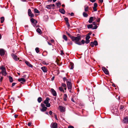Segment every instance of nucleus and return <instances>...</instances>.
Wrapping results in <instances>:
<instances>
[{
	"mask_svg": "<svg viewBox=\"0 0 128 128\" xmlns=\"http://www.w3.org/2000/svg\"><path fill=\"white\" fill-rule=\"evenodd\" d=\"M41 106L42 108H41L40 109V110L41 111L44 112L46 111L47 108L45 106L44 104L42 103L41 104Z\"/></svg>",
	"mask_w": 128,
	"mask_h": 128,
	"instance_id": "39448f33",
	"label": "nucleus"
},
{
	"mask_svg": "<svg viewBox=\"0 0 128 128\" xmlns=\"http://www.w3.org/2000/svg\"><path fill=\"white\" fill-rule=\"evenodd\" d=\"M7 74L6 72V68L3 66H0V75L2 74L3 76H5Z\"/></svg>",
	"mask_w": 128,
	"mask_h": 128,
	"instance_id": "f03ea898",
	"label": "nucleus"
},
{
	"mask_svg": "<svg viewBox=\"0 0 128 128\" xmlns=\"http://www.w3.org/2000/svg\"><path fill=\"white\" fill-rule=\"evenodd\" d=\"M100 18H98L96 20V22H100Z\"/></svg>",
	"mask_w": 128,
	"mask_h": 128,
	"instance_id": "09e8293b",
	"label": "nucleus"
},
{
	"mask_svg": "<svg viewBox=\"0 0 128 128\" xmlns=\"http://www.w3.org/2000/svg\"><path fill=\"white\" fill-rule=\"evenodd\" d=\"M123 121L125 123H127L128 122V116H126L124 117Z\"/></svg>",
	"mask_w": 128,
	"mask_h": 128,
	"instance_id": "2eb2a0df",
	"label": "nucleus"
},
{
	"mask_svg": "<svg viewBox=\"0 0 128 128\" xmlns=\"http://www.w3.org/2000/svg\"><path fill=\"white\" fill-rule=\"evenodd\" d=\"M67 95L66 94H64V96H63V99L64 101H66L67 100Z\"/></svg>",
	"mask_w": 128,
	"mask_h": 128,
	"instance_id": "412c9836",
	"label": "nucleus"
},
{
	"mask_svg": "<svg viewBox=\"0 0 128 128\" xmlns=\"http://www.w3.org/2000/svg\"><path fill=\"white\" fill-rule=\"evenodd\" d=\"M60 52V54L61 55H62L63 54H64V53H63V50H61Z\"/></svg>",
	"mask_w": 128,
	"mask_h": 128,
	"instance_id": "3c124183",
	"label": "nucleus"
},
{
	"mask_svg": "<svg viewBox=\"0 0 128 128\" xmlns=\"http://www.w3.org/2000/svg\"><path fill=\"white\" fill-rule=\"evenodd\" d=\"M9 80L10 82H13V80L12 78L10 76H9Z\"/></svg>",
	"mask_w": 128,
	"mask_h": 128,
	"instance_id": "393cba45",
	"label": "nucleus"
},
{
	"mask_svg": "<svg viewBox=\"0 0 128 128\" xmlns=\"http://www.w3.org/2000/svg\"><path fill=\"white\" fill-rule=\"evenodd\" d=\"M98 4L97 3H95L94 4V6L93 8L94 11H96L97 10L96 8Z\"/></svg>",
	"mask_w": 128,
	"mask_h": 128,
	"instance_id": "dca6fc26",
	"label": "nucleus"
},
{
	"mask_svg": "<svg viewBox=\"0 0 128 128\" xmlns=\"http://www.w3.org/2000/svg\"><path fill=\"white\" fill-rule=\"evenodd\" d=\"M59 90L61 92H62L64 93V91L63 88L61 86L60 87L58 88Z\"/></svg>",
	"mask_w": 128,
	"mask_h": 128,
	"instance_id": "5701e85b",
	"label": "nucleus"
},
{
	"mask_svg": "<svg viewBox=\"0 0 128 128\" xmlns=\"http://www.w3.org/2000/svg\"><path fill=\"white\" fill-rule=\"evenodd\" d=\"M70 66L71 67L70 68V69H72L74 68V64L72 63H70Z\"/></svg>",
	"mask_w": 128,
	"mask_h": 128,
	"instance_id": "473e14b6",
	"label": "nucleus"
},
{
	"mask_svg": "<svg viewBox=\"0 0 128 128\" xmlns=\"http://www.w3.org/2000/svg\"><path fill=\"white\" fill-rule=\"evenodd\" d=\"M97 26L96 25L94 26L93 28H92V29H96L97 28Z\"/></svg>",
	"mask_w": 128,
	"mask_h": 128,
	"instance_id": "8fccbe9b",
	"label": "nucleus"
},
{
	"mask_svg": "<svg viewBox=\"0 0 128 128\" xmlns=\"http://www.w3.org/2000/svg\"><path fill=\"white\" fill-rule=\"evenodd\" d=\"M90 46L92 47H93L94 46V42H91L90 43Z\"/></svg>",
	"mask_w": 128,
	"mask_h": 128,
	"instance_id": "58836bf2",
	"label": "nucleus"
},
{
	"mask_svg": "<svg viewBox=\"0 0 128 128\" xmlns=\"http://www.w3.org/2000/svg\"><path fill=\"white\" fill-rule=\"evenodd\" d=\"M50 100V98L48 97H46V100L44 101V104H46V107H49L50 106V104L49 103V101Z\"/></svg>",
	"mask_w": 128,
	"mask_h": 128,
	"instance_id": "7ed1b4c3",
	"label": "nucleus"
},
{
	"mask_svg": "<svg viewBox=\"0 0 128 128\" xmlns=\"http://www.w3.org/2000/svg\"><path fill=\"white\" fill-rule=\"evenodd\" d=\"M16 84V83H12V87H13V86H15V85Z\"/></svg>",
	"mask_w": 128,
	"mask_h": 128,
	"instance_id": "5fc2aeb1",
	"label": "nucleus"
},
{
	"mask_svg": "<svg viewBox=\"0 0 128 128\" xmlns=\"http://www.w3.org/2000/svg\"><path fill=\"white\" fill-rule=\"evenodd\" d=\"M30 21L32 24V25L35 28L38 27V26H37L36 24L38 23V21L35 19L32 18L30 19Z\"/></svg>",
	"mask_w": 128,
	"mask_h": 128,
	"instance_id": "20e7f679",
	"label": "nucleus"
},
{
	"mask_svg": "<svg viewBox=\"0 0 128 128\" xmlns=\"http://www.w3.org/2000/svg\"><path fill=\"white\" fill-rule=\"evenodd\" d=\"M90 42V40H86V41L85 42L86 44H88Z\"/></svg>",
	"mask_w": 128,
	"mask_h": 128,
	"instance_id": "c03bdc74",
	"label": "nucleus"
},
{
	"mask_svg": "<svg viewBox=\"0 0 128 128\" xmlns=\"http://www.w3.org/2000/svg\"><path fill=\"white\" fill-rule=\"evenodd\" d=\"M5 54V50L3 49H0V55L1 56H4Z\"/></svg>",
	"mask_w": 128,
	"mask_h": 128,
	"instance_id": "9d476101",
	"label": "nucleus"
},
{
	"mask_svg": "<svg viewBox=\"0 0 128 128\" xmlns=\"http://www.w3.org/2000/svg\"><path fill=\"white\" fill-rule=\"evenodd\" d=\"M50 90L51 93L54 96H57L56 91L53 88H51Z\"/></svg>",
	"mask_w": 128,
	"mask_h": 128,
	"instance_id": "f8f14e48",
	"label": "nucleus"
},
{
	"mask_svg": "<svg viewBox=\"0 0 128 128\" xmlns=\"http://www.w3.org/2000/svg\"><path fill=\"white\" fill-rule=\"evenodd\" d=\"M60 111L61 112H64L65 111V108L61 106H59Z\"/></svg>",
	"mask_w": 128,
	"mask_h": 128,
	"instance_id": "4468645a",
	"label": "nucleus"
},
{
	"mask_svg": "<svg viewBox=\"0 0 128 128\" xmlns=\"http://www.w3.org/2000/svg\"><path fill=\"white\" fill-rule=\"evenodd\" d=\"M66 24L67 25V26L68 27V28L70 26V24H69L68 22H66Z\"/></svg>",
	"mask_w": 128,
	"mask_h": 128,
	"instance_id": "de8ad7c7",
	"label": "nucleus"
},
{
	"mask_svg": "<svg viewBox=\"0 0 128 128\" xmlns=\"http://www.w3.org/2000/svg\"><path fill=\"white\" fill-rule=\"evenodd\" d=\"M31 124H32V123L31 122H29L28 123V125L29 126H30Z\"/></svg>",
	"mask_w": 128,
	"mask_h": 128,
	"instance_id": "4d7b16f0",
	"label": "nucleus"
},
{
	"mask_svg": "<svg viewBox=\"0 0 128 128\" xmlns=\"http://www.w3.org/2000/svg\"><path fill=\"white\" fill-rule=\"evenodd\" d=\"M35 50L37 53H38L40 52V50L38 48H35Z\"/></svg>",
	"mask_w": 128,
	"mask_h": 128,
	"instance_id": "c9c22d12",
	"label": "nucleus"
},
{
	"mask_svg": "<svg viewBox=\"0 0 128 128\" xmlns=\"http://www.w3.org/2000/svg\"><path fill=\"white\" fill-rule=\"evenodd\" d=\"M46 8L48 9H50L51 8H52V6L51 4L47 5Z\"/></svg>",
	"mask_w": 128,
	"mask_h": 128,
	"instance_id": "bb28decb",
	"label": "nucleus"
},
{
	"mask_svg": "<svg viewBox=\"0 0 128 128\" xmlns=\"http://www.w3.org/2000/svg\"><path fill=\"white\" fill-rule=\"evenodd\" d=\"M57 124L56 122L52 123L51 125L50 126L51 128H57Z\"/></svg>",
	"mask_w": 128,
	"mask_h": 128,
	"instance_id": "1a4fd4ad",
	"label": "nucleus"
},
{
	"mask_svg": "<svg viewBox=\"0 0 128 128\" xmlns=\"http://www.w3.org/2000/svg\"><path fill=\"white\" fill-rule=\"evenodd\" d=\"M52 112L51 110L49 112V114L50 115H52Z\"/></svg>",
	"mask_w": 128,
	"mask_h": 128,
	"instance_id": "603ef678",
	"label": "nucleus"
},
{
	"mask_svg": "<svg viewBox=\"0 0 128 128\" xmlns=\"http://www.w3.org/2000/svg\"><path fill=\"white\" fill-rule=\"evenodd\" d=\"M3 76H1V75H0V83H1L3 79Z\"/></svg>",
	"mask_w": 128,
	"mask_h": 128,
	"instance_id": "72a5a7b5",
	"label": "nucleus"
},
{
	"mask_svg": "<svg viewBox=\"0 0 128 128\" xmlns=\"http://www.w3.org/2000/svg\"><path fill=\"white\" fill-rule=\"evenodd\" d=\"M11 56L13 58L14 60L17 61L19 60V58H18L17 56L15 54H11Z\"/></svg>",
	"mask_w": 128,
	"mask_h": 128,
	"instance_id": "0eeeda50",
	"label": "nucleus"
},
{
	"mask_svg": "<svg viewBox=\"0 0 128 128\" xmlns=\"http://www.w3.org/2000/svg\"><path fill=\"white\" fill-rule=\"evenodd\" d=\"M37 100L39 103H40L42 100V98L41 97H38Z\"/></svg>",
	"mask_w": 128,
	"mask_h": 128,
	"instance_id": "b1692460",
	"label": "nucleus"
},
{
	"mask_svg": "<svg viewBox=\"0 0 128 128\" xmlns=\"http://www.w3.org/2000/svg\"><path fill=\"white\" fill-rule=\"evenodd\" d=\"M36 31L39 34H41L42 33V32L41 31V30L39 28H38L36 30Z\"/></svg>",
	"mask_w": 128,
	"mask_h": 128,
	"instance_id": "7c9ffc66",
	"label": "nucleus"
},
{
	"mask_svg": "<svg viewBox=\"0 0 128 128\" xmlns=\"http://www.w3.org/2000/svg\"><path fill=\"white\" fill-rule=\"evenodd\" d=\"M69 14H70L71 16H73L74 15V14L73 12H71V13H69Z\"/></svg>",
	"mask_w": 128,
	"mask_h": 128,
	"instance_id": "6e6d98bb",
	"label": "nucleus"
},
{
	"mask_svg": "<svg viewBox=\"0 0 128 128\" xmlns=\"http://www.w3.org/2000/svg\"><path fill=\"white\" fill-rule=\"evenodd\" d=\"M67 84L68 89L71 90L72 88V84L71 83V80L70 79H68V80H67Z\"/></svg>",
	"mask_w": 128,
	"mask_h": 128,
	"instance_id": "423d86ee",
	"label": "nucleus"
},
{
	"mask_svg": "<svg viewBox=\"0 0 128 128\" xmlns=\"http://www.w3.org/2000/svg\"><path fill=\"white\" fill-rule=\"evenodd\" d=\"M41 69L44 72H46L47 71V68L45 66L42 67L41 68Z\"/></svg>",
	"mask_w": 128,
	"mask_h": 128,
	"instance_id": "f3484780",
	"label": "nucleus"
},
{
	"mask_svg": "<svg viewBox=\"0 0 128 128\" xmlns=\"http://www.w3.org/2000/svg\"><path fill=\"white\" fill-rule=\"evenodd\" d=\"M63 38L66 41H67L68 40V38L65 35L63 36Z\"/></svg>",
	"mask_w": 128,
	"mask_h": 128,
	"instance_id": "cd10ccee",
	"label": "nucleus"
},
{
	"mask_svg": "<svg viewBox=\"0 0 128 128\" xmlns=\"http://www.w3.org/2000/svg\"><path fill=\"white\" fill-rule=\"evenodd\" d=\"M59 12L62 14H64L65 13V11L64 10L62 9H60L59 10Z\"/></svg>",
	"mask_w": 128,
	"mask_h": 128,
	"instance_id": "aec40b11",
	"label": "nucleus"
},
{
	"mask_svg": "<svg viewBox=\"0 0 128 128\" xmlns=\"http://www.w3.org/2000/svg\"><path fill=\"white\" fill-rule=\"evenodd\" d=\"M99 1L101 3H102L103 2V0H99Z\"/></svg>",
	"mask_w": 128,
	"mask_h": 128,
	"instance_id": "774afa93",
	"label": "nucleus"
},
{
	"mask_svg": "<svg viewBox=\"0 0 128 128\" xmlns=\"http://www.w3.org/2000/svg\"><path fill=\"white\" fill-rule=\"evenodd\" d=\"M71 39L72 41H75V44L79 45L82 44L80 42H78L81 40V37L80 36L75 37L73 36Z\"/></svg>",
	"mask_w": 128,
	"mask_h": 128,
	"instance_id": "f257e3e1",
	"label": "nucleus"
},
{
	"mask_svg": "<svg viewBox=\"0 0 128 128\" xmlns=\"http://www.w3.org/2000/svg\"><path fill=\"white\" fill-rule=\"evenodd\" d=\"M34 11L35 13L38 14L40 13L39 11L36 8L34 9Z\"/></svg>",
	"mask_w": 128,
	"mask_h": 128,
	"instance_id": "2f4dec72",
	"label": "nucleus"
},
{
	"mask_svg": "<svg viewBox=\"0 0 128 128\" xmlns=\"http://www.w3.org/2000/svg\"><path fill=\"white\" fill-rule=\"evenodd\" d=\"M102 70L106 74H108L109 72L108 70L106 69L104 67H102Z\"/></svg>",
	"mask_w": 128,
	"mask_h": 128,
	"instance_id": "9b49d317",
	"label": "nucleus"
},
{
	"mask_svg": "<svg viewBox=\"0 0 128 128\" xmlns=\"http://www.w3.org/2000/svg\"><path fill=\"white\" fill-rule=\"evenodd\" d=\"M96 22H94L92 23V24L94 25H96Z\"/></svg>",
	"mask_w": 128,
	"mask_h": 128,
	"instance_id": "680f3d73",
	"label": "nucleus"
},
{
	"mask_svg": "<svg viewBox=\"0 0 128 128\" xmlns=\"http://www.w3.org/2000/svg\"><path fill=\"white\" fill-rule=\"evenodd\" d=\"M88 7L87 6H84V10L85 12H88Z\"/></svg>",
	"mask_w": 128,
	"mask_h": 128,
	"instance_id": "4be33fe9",
	"label": "nucleus"
},
{
	"mask_svg": "<svg viewBox=\"0 0 128 128\" xmlns=\"http://www.w3.org/2000/svg\"><path fill=\"white\" fill-rule=\"evenodd\" d=\"M28 16L31 17H34V14L32 13L31 10L30 9H29L28 10Z\"/></svg>",
	"mask_w": 128,
	"mask_h": 128,
	"instance_id": "6e6552de",
	"label": "nucleus"
},
{
	"mask_svg": "<svg viewBox=\"0 0 128 128\" xmlns=\"http://www.w3.org/2000/svg\"><path fill=\"white\" fill-rule=\"evenodd\" d=\"M90 1L92 2H95L96 0H90Z\"/></svg>",
	"mask_w": 128,
	"mask_h": 128,
	"instance_id": "13d9d810",
	"label": "nucleus"
},
{
	"mask_svg": "<svg viewBox=\"0 0 128 128\" xmlns=\"http://www.w3.org/2000/svg\"><path fill=\"white\" fill-rule=\"evenodd\" d=\"M94 18L95 19L96 18L95 17H91L89 19V20L88 21V22L90 23H91L93 20Z\"/></svg>",
	"mask_w": 128,
	"mask_h": 128,
	"instance_id": "a211bd4d",
	"label": "nucleus"
},
{
	"mask_svg": "<svg viewBox=\"0 0 128 128\" xmlns=\"http://www.w3.org/2000/svg\"><path fill=\"white\" fill-rule=\"evenodd\" d=\"M25 63L28 66L31 68H32V67L33 66L32 64H31L29 62H28V61H26L25 62Z\"/></svg>",
	"mask_w": 128,
	"mask_h": 128,
	"instance_id": "6ab92c4d",
	"label": "nucleus"
},
{
	"mask_svg": "<svg viewBox=\"0 0 128 128\" xmlns=\"http://www.w3.org/2000/svg\"><path fill=\"white\" fill-rule=\"evenodd\" d=\"M54 118H55L56 120H57L58 119H57V116L56 115V114H55L54 115Z\"/></svg>",
	"mask_w": 128,
	"mask_h": 128,
	"instance_id": "052dcab7",
	"label": "nucleus"
},
{
	"mask_svg": "<svg viewBox=\"0 0 128 128\" xmlns=\"http://www.w3.org/2000/svg\"><path fill=\"white\" fill-rule=\"evenodd\" d=\"M61 86H62L64 88L66 87V84H65L64 83H62L61 84Z\"/></svg>",
	"mask_w": 128,
	"mask_h": 128,
	"instance_id": "4c0bfd02",
	"label": "nucleus"
},
{
	"mask_svg": "<svg viewBox=\"0 0 128 128\" xmlns=\"http://www.w3.org/2000/svg\"><path fill=\"white\" fill-rule=\"evenodd\" d=\"M57 6L58 7H59L61 5V4L60 2H58L56 3Z\"/></svg>",
	"mask_w": 128,
	"mask_h": 128,
	"instance_id": "a19ab883",
	"label": "nucleus"
},
{
	"mask_svg": "<svg viewBox=\"0 0 128 128\" xmlns=\"http://www.w3.org/2000/svg\"><path fill=\"white\" fill-rule=\"evenodd\" d=\"M64 20L66 22H68V18H64Z\"/></svg>",
	"mask_w": 128,
	"mask_h": 128,
	"instance_id": "a18cd8bd",
	"label": "nucleus"
},
{
	"mask_svg": "<svg viewBox=\"0 0 128 128\" xmlns=\"http://www.w3.org/2000/svg\"><path fill=\"white\" fill-rule=\"evenodd\" d=\"M63 80L64 82H65V81H66L67 82V80H68L65 77H64L63 78Z\"/></svg>",
	"mask_w": 128,
	"mask_h": 128,
	"instance_id": "79ce46f5",
	"label": "nucleus"
},
{
	"mask_svg": "<svg viewBox=\"0 0 128 128\" xmlns=\"http://www.w3.org/2000/svg\"><path fill=\"white\" fill-rule=\"evenodd\" d=\"M81 42V43L82 44H84L85 43V41L84 40H81V42Z\"/></svg>",
	"mask_w": 128,
	"mask_h": 128,
	"instance_id": "49530a36",
	"label": "nucleus"
},
{
	"mask_svg": "<svg viewBox=\"0 0 128 128\" xmlns=\"http://www.w3.org/2000/svg\"><path fill=\"white\" fill-rule=\"evenodd\" d=\"M94 44L95 46H96L98 45V42L97 41L94 40Z\"/></svg>",
	"mask_w": 128,
	"mask_h": 128,
	"instance_id": "f704fd0d",
	"label": "nucleus"
},
{
	"mask_svg": "<svg viewBox=\"0 0 128 128\" xmlns=\"http://www.w3.org/2000/svg\"><path fill=\"white\" fill-rule=\"evenodd\" d=\"M66 34H67L69 36V37L71 38L72 39V37H73V36H71L70 35V34H69V33H68V32H66Z\"/></svg>",
	"mask_w": 128,
	"mask_h": 128,
	"instance_id": "e433bc0d",
	"label": "nucleus"
},
{
	"mask_svg": "<svg viewBox=\"0 0 128 128\" xmlns=\"http://www.w3.org/2000/svg\"><path fill=\"white\" fill-rule=\"evenodd\" d=\"M68 128H74L73 126H69L68 127Z\"/></svg>",
	"mask_w": 128,
	"mask_h": 128,
	"instance_id": "864d4df0",
	"label": "nucleus"
},
{
	"mask_svg": "<svg viewBox=\"0 0 128 128\" xmlns=\"http://www.w3.org/2000/svg\"><path fill=\"white\" fill-rule=\"evenodd\" d=\"M124 108V106H123L121 105L120 106V109L121 110H123Z\"/></svg>",
	"mask_w": 128,
	"mask_h": 128,
	"instance_id": "ea45409f",
	"label": "nucleus"
},
{
	"mask_svg": "<svg viewBox=\"0 0 128 128\" xmlns=\"http://www.w3.org/2000/svg\"><path fill=\"white\" fill-rule=\"evenodd\" d=\"M83 15L84 17H87L88 16V14L86 12H84L83 13Z\"/></svg>",
	"mask_w": 128,
	"mask_h": 128,
	"instance_id": "a878e982",
	"label": "nucleus"
},
{
	"mask_svg": "<svg viewBox=\"0 0 128 128\" xmlns=\"http://www.w3.org/2000/svg\"><path fill=\"white\" fill-rule=\"evenodd\" d=\"M93 26L92 24H90L87 26V28H92Z\"/></svg>",
	"mask_w": 128,
	"mask_h": 128,
	"instance_id": "c85d7f7f",
	"label": "nucleus"
},
{
	"mask_svg": "<svg viewBox=\"0 0 128 128\" xmlns=\"http://www.w3.org/2000/svg\"><path fill=\"white\" fill-rule=\"evenodd\" d=\"M51 5H52V8H53V7H54L55 6V5L54 4H51Z\"/></svg>",
	"mask_w": 128,
	"mask_h": 128,
	"instance_id": "69168bd1",
	"label": "nucleus"
},
{
	"mask_svg": "<svg viewBox=\"0 0 128 128\" xmlns=\"http://www.w3.org/2000/svg\"><path fill=\"white\" fill-rule=\"evenodd\" d=\"M18 115H14V117L15 118H17V117L18 116Z\"/></svg>",
	"mask_w": 128,
	"mask_h": 128,
	"instance_id": "338daca9",
	"label": "nucleus"
},
{
	"mask_svg": "<svg viewBox=\"0 0 128 128\" xmlns=\"http://www.w3.org/2000/svg\"><path fill=\"white\" fill-rule=\"evenodd\" d=\"M18 81L19 82H20L21 84H24V82H25L26 81V80L24 78H20L18 79Z\"/></svg>",
	"mask_w": 128,
	"mask_h": 128,
	"instance_id": "ddd939ff",
	"label": "nucleus"
},
{
	"mask_svg": "<svg viewBox=\"0 0 128 128\" xmlns=\"http://www.w3.org/2000/svg\"><path fill=\"white\" fill-rule=\"evenodd\" d=\"M4 18L2 16L0 18L1 22L2 23L4 22Z\"/></svg>",
	"mask_w": 128,
	"mask_h": 128,
	"instance_id": "c756f323",
	"label": "nucleus"
},
{
	"mask_svg": "<svg viewBox=\"0 0 128 128\" xmlns=\"http://www.w3.org/2000/svg\"><path fill=\"white\" fill-rule=\"evenodd\" d=\"M71 101L74 102H75V101H74V99L72 98L71 99Z\"/></svg>",
	"mask_w": 128,
	"mask_h": 128,
	"instance_id": "0e129e2a",
	"label": "nucleus"
},
{
	"mask_svg": "<svg viewBox=\"0 0 128 128\" xmlns=\"http://www.w3.org/2000/svg\"><path fill=\"white\" fill-rule=\"evenodd\" d=\"M50 41L52 43H53L54 42V40L52 39L50 40Z\"/></svg>",
	"mask_w": 128,
	"mask_h": 128,
	"instance_id": "e2e57ef3",
	"label": "nucleus"
},
{
	"mask_svg": "<svg viewBox=\"0 0 128 128\" xmlns=\"http://www.w3.org/2000/svg\"><path fill=\"white\" fill-rule=\"evenodd\" d=\"M90 36H87L86 37V40H89V39L90 38Z\"/></svg>",
	"mask_w": 128,
	"mask_h": 128,
	"instance_id": "37998d69",
	"label": "nucleus"
},
{
	"mask_svg": "<svg viewBox=\"0 0 128 128\" xmlns=\"http://www.w3.org/2000/svg\"><path fill=\"white\" fill-rule=\"evenodd\" d=\"M115 110H116V114H117V115H118V110L117 109H116Z\"/></svg>",
	"mask_w": 128,
	"mask_h": 128,
	"instance_id": "bf43d9fd",
	"label": "nucleus"
}]
</instances>
